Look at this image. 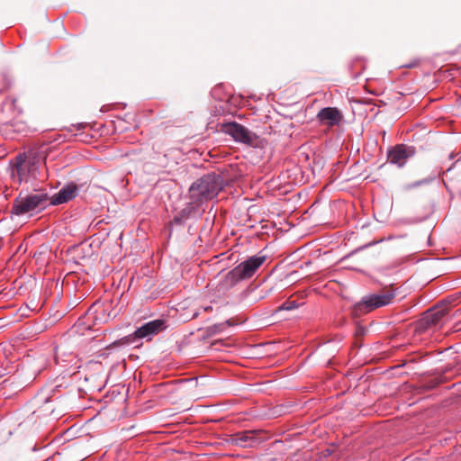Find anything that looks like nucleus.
I'll return each mask as SVG.
<instances>
[{
    "label": "nucleus",
    "instance_id": "1",
    "mask_svg": "<svg viewBox=\"0 0 461 461\" xmlns=\"http://www.w3.org/2000/svg\"><path fill=\"white\" fill-rule=\"evenodd\" d=\"M40 164V158L32 151L19 154L10 162V176L17 184L27 182L36 177Z\"/></svg>",
    "mask_w": 461,
    "mask_h": 461
},
{
    "label": "nucleus",
    "instance_id": "2",
    "mask_svg": "<svg viewBox=\"0 0 461 461\" xmlns=\"http://www.w3.org/2000/svg\"><path fill=\"white\" fill-rule=\"evenodd\" d=\"M221 190V178L215 174H207L197 179L189 188L190 196L196 203L211 200Z\"/></svg>",
    "mask_w": 461,
    "mask_h": 461
},
{
    "label": "nucleus",
    "instance_id": "3",
    "mask_svg": "<svg viewBox=\"0 0 461 461\" xmlns=\"http://www.w3.org/2000/svg\"><path fill=\"white\" fill-rule=\"evenodd\" d=\"M50 197L46 193L31 194L26 196H18L13 202L11 213L22 216L27 213L41 211L49 203Z\"/></svg>",
    "mask_w": 461,
    "mask_h": 461
},
{
    "label": "nucleus",
    "instance_id": "4",
    "mask_svg": "<svg viewBox=\"0 0 461 461\" xmlns=\"http://www.w3.org/2000/svg\"><path fill=\"white\" fill-rule=\"evenodd\" d=\"M267 257L255 255L236 266L226 275V282L230 285H235L239 282L251 278L258 269L264 264Z\"/></svg>",
    "mask_w": 461,
    "mask_h": 461
},
{
    "label": "nucleus",
    "instance_id": "5",
    "mask_svg": "<svg viewBox=\"0 0 461 461\" xmlns=\"http://www.w3.org/2000/svg\"><path fill=\"white\" fill-rule=\"evenodd\" d=\"M166 328L167 325L164 320L158 319L150 321L138 328L132 334H130L129 336L121 339L119 341H116L115 343L121 345L132 344L135 342L136 339H150L151 337L164 330Z\"/></svg>",
    "mask_w": 461,
    "mask_h": 461
},
{
    "label": "nucleus",
    "instance_id": "6",
    "mask_svg": "<svg viewBox=\"0 0 461 461\" xmlns=\"http://www.w3.org/2000/svg\"><path fill=\"white\" fill-rule=\"evenodd\" d=\"M395 297V292L392 289L384 290L380 294L366 295L356 305V309L361 312H368L376 308L390 304Z\"/></svg>",
    "mask_w": 461,
    "mask_h": 461
},
{
    "label": "nucleus",
    "instance_id": "7",
    "mask_svg": "<svg viewBox=\"0 0 461 461\" xmlns=\"http://www.w3.org/2000/svg\"><path fill=\"white\" fill-rule=\"evenodd\" d=\"M222 131L230 135L236 141L248 145H253L258 139L254 132L235 122L223 124Z\"/></svg>",
    "mask_w": 461,
    "mask_h": 461
},
{
    "label": "nucleus",
    "instance_id": "8",
    "mask_svg": "<svg viewBox=\"0 0 461 461\" xmlns=\"http://www.w3.org/2000/svg\"><path fill=\"white\" fill-rule=\"evenodd\" d=\"M413 155V150L404 145H396L387 154L388 161L391 164L402 167L407 159Z\"/></svg>",
    "mask_w": 461,
    "mask_h": 461
},
{
    "label": "nucleus",
    "instance_id": "9",
    "mask_svg": "<svg viewBox=\"0 0 461 461\" xmlns=\"http://www.w3.org/2000/svg\"><path fill=\"white\" fill-rule=\"evenodd\" d=\"M317 118L321 124L333 127L340 123L343 116L337 108L325 107L318 113Z\"/></svg>",
    "mask_w": 461,
    "mask_h": 461
},
{
    "label": "nucleus",
    "instance_id": "10",
    "mask_svg": "<svg viewBox=\"0 0 461 461\" xmlns=\"http://www.w3.org/2000/svg\"><path fill=\"white\" fill-rule=\"evenodd\" d=\"M77 185L74 183L68 184L49 200V203L58 205L68 203L74 199L77 195Z\"/></svg>",
    "mask_w": 461,
    "mask_h": 461
},
{
    "label": "nucleus",
    "instance_id": "11",
    "mask_svg": "<svg viewBox=\"0 0 461 461\" xmlns=\"http://www.w3.org/2000/svg\"><path fill=\"white\" fill-rule=\"evenodd\" d=\"M254 431H244L234 438L236 445L241 447H252L258 443Z\"/></svg>",
    "mask_w": 461,
    "mask_h": 461
},
{
    "label": "nucleus",
    "instance_id": "12",
    "mask_svg": "<svg viewBox=\"0 0 461 461\" xmlns=\"http://www.w3.org/2000/svg\"><path fill=\"white\" fill-rule=\"evenodd\" d=\"M446 313L444 309L429 310L422 318V322H424L426 326L437 325Z\"/></svg>",
    "mask_w": 461,
    "mask_h": 461
},
{
    "label": "nucleus",
    "instance_id": "13",
    "mask_svg": "<svg viewBox=\"0 0 461 461\" xmlns=\"http://www.w3.org/2000/svg\"><path fill=\"white\" fill-rule=\"evenodd\" d=\"M227 326H230V321L209 326L205 329L204 332L207 337H212L223 331Z\"/></svg>",
    "mask_w": 461,
    "mask_h": 461
},
{
    "label": "nucleus",
    "instance_id": "14",
    "mask_svg": "<svg viewBox=\"0 0 461 461\" xmlns=\"http://www.w3.org/2000/svg\"><path fill=\"white\" fill-rule=\"evenodd\" d=\"M298 304L294 301L285 302L280 307L279 310L290 311L297 308Z\"/></svg>",
    "mask_w": 461,
    "mask_h": 461
},
{
    "label": "nucleus",
    "instance_id": "15",
    "mask_svg": "<svg viewBox=\"0 0 461 461\" xmlns=\"http://www.w3.org/2000/svg\"><path fill=\"white\" fill-rule=\"evenodd\" d=\"M426 181L423 180V181H420V182H415L413 184H411V186L414 187V186H418L419 185L422 184V183H425Z\"/></svg>",
    "mask_w": 461,
    "mask_h": 461
},
{
    "label": "nucleus",
    "instance_id": "16",
    "mask_svg": "<svg viewBox=\"0 0 461 461\" xmlns=\"http://www.w3.org/2000/svg\"><path fill=\"white\" fill-rule=\"evenodd\" d=\"M449 158H454V154H450V155H449Z\"/></svg>",
    "mask_w": 461,
    "mask_h": 461
}]
</instances>
